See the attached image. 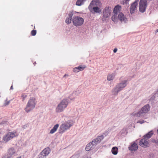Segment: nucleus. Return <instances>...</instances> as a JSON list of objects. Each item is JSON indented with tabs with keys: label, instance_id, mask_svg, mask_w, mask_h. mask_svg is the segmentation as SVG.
<instances>
[{
	"label": "nucleus",
	"instance_id": "obj_1",
	"mask_svg": "<svg viewBox=\"0 0 158 158\" xmlns=\"http://www.w3.org/2000/svg\"><path fill=\"white\" fill-rule=\"evenodd\" d=\"M153 135L152 131L149 132L143 136L144 138L141 139L139 142V145L142 147H147L149 143L147 139L150 138Z\"/></svg>",
	"mask_w": 158,
	"mask_h": 158
},
{
	"label": "nucleus",
	"instance_id": "obj_2",
	"mask_svg": "<svg viewBox=\"0 0 158 158\" xmlns=\"http://www.w3.org/2000/svg\"><path fill=\"white\" fill-rule=\"evenodd\" d=\"M36 101L34 98L29 99L25 108V111L27 113L33 110L35 107Z\"/></svg>",
	"mask_w": 158,
	"mask_h": 158
},
{
	"label": "nucleus",
	"instance_id": "obj_3",
	"mask_svg": "<svg viewBox=\"0 0 158 158\" xmlns=\"http://www.w3.org/2000/svg\"><path fill=\"white\" fill-rule=\"evenodd\" d=\"M68 104L67 99L63 100L58 105L56 109V111L57 113L62 112L66 108Z\"/></svg>",
	"mask_w": 158,
	"mask_h": 158
},
{
	"label": "nucleus",
	"instance_id": "obj_4",
	"mask_svg": "<svg viewBox=\"0 0 158 158\" xmlns=\"http://www.w3.org/2000/svg\"><path fill=\"white\" fill-rule=\"evenodd\" d=\"M121 9L122 8L120 6L118 5L115 6L113 11V15L111 18L112 21L115 22L117 21V15L118 14L121 13L120 11Z\"/></svg>",
	"mask_w": 158,
	"mask_h": 158
},
{
	"label": "nucleus",
	"instance_id": "obj_5",
	"mask_svg": "<svg viewBox=\"0 0 158 158\" xmlns=\"http://www.w3.org/2000/svg\"><path fill=\"white\" fill-rule=\"evenodd\" d=\"M17 135L18 134L16 132L15 133L9 132L8 133L3 137V140L6 143L13 138L14 137Z\"/></svg>",
	"mask_w": 158,
	"mask_h": 158
},
{
	"label": "nucleus",
	"instance_id": "obj_6",
	"mask_svg": "<svg viewBox=\"0 0 158 158\" xmlns=\"http://www.w3.org/2000/svg\"><path fill=\"white\" fill-rule=\"evenodd\" d=\"M84 22V19L79 16L74 17L73 19V22L74 25L77 27L81 26L83 23Z\"/></svg>",
	"mask_w": 158,
	"mask_h": 158
},
{
	"label": "nucleus",
	"instance_id": "obj_7",
	"mask_svg": "<svg viewBox=\"0 0 158 158\" xmlns=\"http://www.w3.org/2000/svg\"><path fill=\"white\" fill-rule=\"evenodd\" d=\"M148 4L146 0H140L139 4V10L140 12H144Z\"/></svg>",
	"mask_w": 158,
	"mask_h": 158
},
{
	"label": "nucleus",
	"instance_id": "obj_8",
	"mask_svg": "<svg viewBox=\"0 0 158 158\" xmlns=\"http://www.w3.org/2000/svg\"><path fill=\"white\" fill-rule=\"evenodd\" d=\"M126 81H124L122 83L118 84L116 86V87L114 89V95L117 94L118 93L122 90L126 85Z\"/></svg>",
	"mask_w": 158,
	"mask_h": 158
},
{
	"label": "nucleus",
	"instance_id": "obj_9",
	"mask_svg": "<svg viewBox=\"0 0 158 158\" xmlns=\"http://www.w3.org/2000/svg\"><path fill=\"white\" fill-rule=\"evenodd\" d=\"M150 107L148 105H146L143 107L141 110L139 111L138 113L135 114H133V115H136L137 116H140L142 115L143 113H146L149 111Z\"/></svg>",
	"mask_w": 158,
	"mask_h": 158
},
{
	"label": "nucleus",
	"instance_id": "obj_10",
	"mask_svg": "<svg viewBox=\"0 0 158 158\" xmlns=\"http://www.w3.org/2000/svg\"><path fill=\"white\" fill-rule=\"evenodd\" d=\"M102 4L99 0H93L89 6V9L90 10H91L93 6L102 7Z\"/></svg>",
	"mask_w": 158,
	"mask_h": 158
},
{
	"label": "nucleus",
	"instance_id": "obj_11",
	"mask_svg": "<svg viewBox=\"0 0 158 158\" xmlns=\"http://www.w3.org/2000/svg\"><path fill=\"white\" fill-rule=\"evenodd\" d=\"M111 12V7L107 6L106 7L103 11V18H109L110 16Z\"/></svg>",
	"mask_w": 158,
	"mask_h": 158
},
{
	"label": "nucleus",
	"instance_id": "obj_12",
	"mask_svg": "<svg viewBox=\"0 0 158 158\" xmlns=\"http://www.w3.org/2000/svg\"><path fill=\"white\" fill-rule=\"evenodd\" d=\"M15 153V151L14 148H10L8 150L7 155L3 156L2 158H11Z\"/></svg>",
	"mask_w": 158,
	"mask_h": 158
},
{
	"label": "nucleus",
	"instance_id": "obj_13",
	"mask_svg": "<svg viewBox=\"0 0 158 158\" xmlns=\"http://www.w3.org/2000/svg\"><path fill=\"white\" fill-rule=\"evenodd\" d=\"M117 21L116 22H114L115 23H116L119 20L121 23H126L127 20L126 16L122 13H119L117 15Z\"/></svg>",
	"mask_w": 158,
	"mask_h": 158
},
{
	"label": "nucleus",
	"instance_id": "obj_14",
	"mask_svg": "<svg viewBox=\"0 0 158 158\" xmlns=\"http://www.w3.org/2000/svg\"><path fill=\"white\" fill-rule=\"evenodd\" d=\"M139 1V0H135V1L131 4L130 9V12L131 14L134 13L137 10V6Z\"/></svg>",
	"mask_w": 158,
	"mask_h": 158
},
{
	"label": "nucleus",
	"instance_id": "obj_15",
	"mask_svg": "<svg viewBox=\"0 0 158 158\" xmlns=\"http://www.w3.org/2000/svg\"><path fill=\"white\" fill-rule=\"evenodd\" d=\"M50 151L49 148H45L39 155V158H44L49 153Z\"/></svg>",
	"mask_w": 158,
	"mask_h": 158
},
{
	"label": "nucleus",
	"instance_id": "obj_16",
	"mask_svg": "<svg viewBox=\"0 0 158 158\" xmlns=\"http://www.w3.org/2000/svg\"><path fill=\"white\" fill-rule=\"evenodd\" d=\"M71 126V125L67 122L62 124L60 126V128L61 132L63 133L68 129H69Z\"/></svg>",
	"mask_w": 158,
	"mask_h": 158
},
{
	"label": "nucleus",
	"instance_id": "obj_17",
	"mask_svg": "<svg viewBox=\"0 0 158 158\" xmlns=\"http://www.w3.org/2000/svg\"><path fill=\"white\" fill-rule=\"evenodd\" d=\"M103 138L104 137L103 135L98 136L95 139L92 141L91 142V144L94 146L96 145L98 143H100L101 141L103 139Z\"/></svg>",
	"mask_w": 158,
	"mask_h": 158
},
{
	"label": "nucleus",
	"instance_id": "obj_18",
	"mask_svg": "<svg viewBox=\"0 0 158 158\" xmlns=\"http://www.w3.org/2000/svg\"><path fill=\"white\" fill-rule=\"evenodd\" d=\"M86 67V66L85 65H81L78 67L74 68L73 69V71L74 72L77 73L80 71L83 70Z\"/></svg>",
	"mask_w": 158,
	"mask_h": 158
},
{
	"label": "nucleus",
	"instance_id": "obj_19",
	"mask_svg": "<svg viewBox=\"0 0 158 158\" xmlns=\"http://www.w3.org/2000/svg\"><path fill=\"white\" fill-rule=\"evenodd\" d=\"M128 148L130 150L135 151L137 150L138 148V145L135 142L132 143L131 145Z\"/></svg>",
	"mask_w": 158,
	"mask_h": 158
},
{
	"label": "nucleus",
	"instance_id": "obj_20",
	"mask_svg": "<svg viewBox=\"0 0 158 158\" xmlns=\"http://www.w3.org/2000/svg\"><path fill=\"white\" fill-rule=\"evenodd\" d=\"M59 125L58 124H56L53 127V128H52L50 131V134H53L54 133L57 129Z\"/></svg>",
	"mask_w": 158,
	"mask_h": 158
},
{
	"label": "nucleus",
	"instance_id": "obj_21",
	"mask_svg": "<svg viewBox=\"0 0 158 158\" xmlns=\"http://www.w3.org/2000/svg\"><path fill=\"white\" fill-rule=\"evenodd\" d=\"M101 7L93 6V7H92V9L95 12L99 13L102 11V9H101Z\"/></svg>",
	"mask_w": 158,
	"mask_h": 158
},
{
	"label": "nucleus",
	"instance_id": "obj_22",
	"mask_svg": "<svg viewBox=\"0 0 158 158\" xmlns=\"http://www.w3.org/2000/svg\"><path fill=\"white\" fill-rule=\"evenodd\" d=\"M118 149L116 147H114L112 148L111 150V152L114 155L117 154L118 152Z\"/></svg>",
	"mask_w": 158,
	"mask_h": 158
},
{
	"label": "nucleus",
	"instance_id": "obj_23",
	"mask_svg": "<svg viewBox=\"0 0 158 158\" xmlns=\"http://www.w3.org/2000/svg\"><path fill=\"white\" fill-rule=\"evenodd\" d=\"M115 74L114 73H113L111 74H108L107 76V79L108 81H111L114 78Z\"/></svg>",
	"mask_w": 158,
	"mask_h": 158
},
{
	"label": "nucleus",
	"instance_id": "obj_24",
	"mask_svg": "<svg viewBox=\"0 0 158 158\" xmlns=\"http://www.w3.org/2000/svg\"><path fill=\"white\" fill-rule=\"evenodd\" d=\"M94 146L93 145L91 144V142L88 143L85 148V149L86 151H89L90 150L91 148H92Z\"/></svg>",
	"mask_w": 158,
	"mask_h": 158
},
{
	"label": "nucleus",
	"instance_id": "obj_25",
	"mask_svg": "<svg viewBox=\"0 0 158 158\" xmlns=\"http://www.w3.org/2000/svg\"><path fill=\"white\" fill-rule=\"evenodd\" d=\"M86 0H77L76 2V5L77 6H80L82 5L84 2Z\"/></svg>",
	"mask_w": 158,
	"mask_h": 158
},
{
	"label": "nucleus",
	"instance_id": "obj_26",
	"mask_svg": "<svg viewBox=\"0 0 158 158\" xmlns=\"http://www.w3.org/2000/svg\"><path fill=\"white\" fill-rule=\"evenodd\" d=\"M10 103V101H8L7 99L3 103V106H6L7 105H8Z\"/></svg>",
	"mask_w": 158,
	"mask_h": 158
},
{
	"label": "nucleus",
	"instance_id": "obj_27",
	"mask_svg": "<svg viewBox=\"0 0 158 158\" xmlns=\"http://www.w3.org/2000/svg\"><path fill=\"white\" fill-rule=\"evenodd\" d=\"M71 19L70 18H68L65 20V22L67 24L70 23L71 22Z\"/></svg>",
	"mask_w": 158,
	"mask_h": 158
},
{
	"label": "nucleus",
	"instance_id": "obj_28",
	"mask_svg": "<svg viewBox=\"0 0 158 158\" xmlns=\"http://www.w3.org/2000/svg\"><path fill=\"white\" fill-rule=\"evenodd\" d=\"M36 33V31L35 30H33L31 32V35L32 36H35Z\"/></svg>",
	"mask_w": 158,
	"mask_h": 158
},
{
	"label": "nucleus",
	"instance_id": "obj_29",
	"mask_svg": "<svg viewBox=\"0 0 158 158\" xmlns=\"http://www.w3.org/2000/svg\"><path fill=\"white\" fill-rule=\"evenodd\" d=\"M27 95L25 94H23L22 95L21 97L22 98L23 101L25 98L27 97Z\"/></svg>",
	"mask_w": 158,
	"mask_h": 158
},
{
	"label": "nucleus",
	"instance_id": "obj_30",
	"mask_svg": "<svg viewBox=\"0 0 158 158\" xmlns=\"http://www.w3.org/2000/svg\"><path fill=\"white\" fill-rule=\"evenodd\" d=\"M73 14V12H70L69 15V18L72 19V18Z\"/></svg>",
	"mask_w": 158,
	"mask_h": 158
},
{
	"label": "nucleus",
	"instance_id": "obj_31",
	"mask_svg": "<svg viewBox=\"0 0 158 158\" xmlns=\"http://www.w3.org/2000/svg\"><path fill=\"white\" fill-rule=\"evenodd\" d=\"M117 49L116 48H115L113 50V52H114L115 53L117 52Z\"/></svg>",
	"mask_w": 158,
	"mask_h": 158
},
{
	"label": "nucleus",
	"instance_id": "obj_32",
	"mask_svg": "<svg viewBox=\"0 0 158 158\" xmlns=\"http://www.w3.org/2000/svg\"><path fill=\"white\" fill-rule=\"evenodd\" d=\"M10 89H13V85H12L10 87Z\"/></svg>",
	"mask_w": 158,
	"mask_h": 158
},
{
	"label": "nucleus",
	"instance_id": "obj_33",
	"mask_svg": "<svg viewBox=\"0 0 158 158\" xmlns=\"http://www.w3.org/2000/svg\"><path fill=\"white\" fill-rule=\"evenodd\" d=\"M68 76V75L65 74V75H64V76L63 77H64L65 76Z\"/></svg>",
	"mask_w": 158,
	"mask_h": 158
},
{
	"label": "nucleus",
	"instance_id": "obj_34",
	"mask_svg": "<svg viewBox=\"0 0 158 158\" xmlns=\"http://www.w3.org/2000/svg\"><path fill=\"white\" fill-rule=\"evenodd\" d=\"M16 158H22V157L21 156H19V157H18Z\"/></svg>",
	"mask_w": 158,
	"mask_h": 158
},
{
	"label": "nucleus",
	"instance_id": "obj_35",
	"mask_svg": "<svg viewBox=\"0 0 158 158\" xmlns=\"http://www.w3.org/2000/svg\"><path fill=\"white\" fill-rule=\"evenodd\" d=\"M156 32H158V29L156 30Z\"/></svg>",
	"mask_w": 158,
	"mask_h": 158
},
{
	"label": "nucleus",
	"instance_id": "obj_36",
	"mask_svg": "<svg viewBox=\"0 0 158 158\" xmlns=\"http://www.w3.org/2000/svg\"><path fill=\"white\" fill-rule=\"evenodd\" d=\"M130 0H126V1H129Z\"/></svg>",
	"mask_w": 158,
	"mask_h": 158
}]
</instances>
